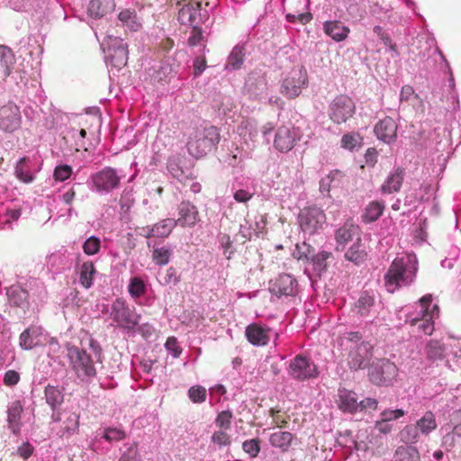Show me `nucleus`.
Returning a JSON list of instances; mask_svg holds the SVG:
<instances>
[{
	"mask_svg": "<svg viewBox=\"0 0 461 461\" xmlns=\"http://www.w3.org/2000/svg\"><path fill=\"white\" fill-rule=\"evenodd\" d=\"M312 16L311 13H300V14H286L287 21L294 23L298 21L302 24H306L312 20Z\"/></svg>",
	"mask_w": 461,
	"mask_h": 461,
	"instance_id": "nucleus-60",
	"label": "nucleus"
},
{
	"mask_svg": "<svg viewBox=\"0 0 461 461\" xmlns=\"http://www.w3.org/2000/svg\"><path fill=\"white\" fill-rule=\"evenodd\" d=\"M244 48L242 46L237 45L235 46L228 59V63L233 68H240L244 60Z\"/></svg>",
	"mask_w": 461,
	"mask_h": 461,
	"instance_id": "nucleus-47",
	"label": "nucleus"
},
{
	"mask_svg": "<svg viewBox=\"0 0 461 461\" xmlns=\"http://www.w3.org/2000/svg\"><path fill=\"white\" fill-rule=\"evenodd\" d=\"M52 420L59 423L58 435L60 437H70L77 431L79 427V414L72 411L53 413Z\"/></svg>",
	"mask_w": 461,
	"mask_h": 461,
	"instance_id": "nucleus-14",
	"label": "nucleus"
},
{
	"mask_svg": "<svg viewBox=\"0 0 461 461\" xmlns=\"http://www.w3.org/2000/svg\"><path fill=\"white\" fill-rule=\"evenodd\" d=\"M182 228L194 227L199 221V212L190 202H182L178 206V218L175 220Z\"/></svg>",
	"mask_w": 461,
	"mask_h": 461,
	"instance_id": "nucleus-19",
	"label": "nucleus"
},
{
	"mask_svg": "<svg viewBox=\"0 0 461 461\" xmlns=\"http://www.w3.org/2000/svg\"><path fill=\"white\" fill-rule=\"evenodd\" d=\"M271 329L257 323L249 324L245 330L248 340L254 346H266L270 339Z\"/></svg>",
	"mask_w": 461,
	"mask_h": 461,
	"instance_id": "nucleus-20",
	"label": "nucleus"
},
{
	"mask_svg": "<svg viewBox=\"0 0 461 461\" xmlns=\"http://www.w3.org/2000/svg\"><path fill=\"white\" fill-rule=\"evenodd\" d=\"M201 25L202 24H194V26H191L192 31L187 40V43L190 47L197 46L203 41V32Z\"/></svg>",
	"mask_w": 461,
	"mask_h": 461,
	"instance_id": "nucleus-53",
	"label": "nucleus"
},
{
	"mask_svg": "<svg viewBox=\"0 0 461 461\" xmlns=\"http://www.w3.org/2000/svg\"><path fill=\"white\" fill-rule=\"evenodd\" d=\"M101 248V240L96 236H91L83 243L82 249L86 255H96Z\"/></svg>",
	"mask_w": 461,
	"mask_h": 461,
	"instance_id": "nucleus-48",
	"label": "nucleus"
},
{
	"mask_svg": "<svg viewBox=\"0 0 461 461\" xmlns=\"http://www.w3.org/2000/svg\"><path fill=\"white\" fill-rule=\"evenodd\" d=\"M417 271V261L409 257L407 258H395L384 276V285L387 291L393 293L401 286L410 285L414 281Z\"/></svg>",
	"mask_w": 461,
	"mask_h": 461,
	"instance_id": "nucleus-1",
	"label": "nucleus"
},
{
	"mask_svg": "<svg viewBox=\"0 0 461 461\" xmlns=\"http://www.w3.org/2000/svg\"><path fill=\"white\" fill-rule=\"evenodd\" d=\"M176 225L177 224L174 219H164L154 224L151 228H148V234H144V237L166 238L172 232L173 229Z\"/></svg>",
	"mask_w": 461,
	"mask_h": 461,
	"instance_id": "nucleus-25",
	"label": "nucleus"
},
{
	"mask_svg": "<svg viewBox=\"0 0 461 461\" xmlns=\"http://www.w3.org/2000/svg\"><path fill=\"white\" fill-rule=\"evenodd\" d=\"M339 407L344 412L354 413L358 410V402L356 393L346 389L339 391Z\"/></svg>",
	"mask_w": 461,
	"mask_h": 461,
	"instance_id": "nucleus-26",
	"label": "nucleus"
},
{
	"mask_svg": "<svg viewBox=\"0 0 461 461\" xmlns=\"http://www.w3.org/2000/svg\"><path fill=\"white\" fill-rule=\"evenodd\" d=\"M384 210V204L380 202H372L366 208L363 218L366 222L375 221L380 218Z\"/></svg>",
	"mask_w": 461,
	"mask_h": 461,
	"instance_id": "nucleus-42",
	"label": "nucleus"
},
{
	"mask_svg": "<svg viewBox=\"0 0 461 461\" xmlns=\"http://www.w3.org/2000/svg\"><path fill=\"white\" fill-rule=\"evenodd\" d=\"M23 412V406L19 401L12 403L8 409L7 421L9 429L17 434L20 430V420Z\"/></svg>",
	"mask_w": 461,
	"mask_h": 461,
	"instance_id": "nucleus-32",
	"label": "nucleus"
},
{
	"mask_svg": "<svg viewBox=\"0 0 461 461\" xmlns=\"http://www.w3.org/2000/svg\"><path fill=\"white\" fill-rule=\"evenodd\" d=\"M6 295L10 305L21 308L23 311L29 307V294L19 285H12L6 291Z\"/></svg>",
	"mask_w": 461,
	"mask_h": 461,
	"instance_id": "nucleus-24",
	"label": "nucleus"
},
{
	"mask_svg": "<svg viewBox=\"0 0 461 461\" xmlns=\"http://www.w3.org/2000/svg\"><path fill=\"white\" fill-rule=\"evenodd\" d=\"M307 85V72L302 68L283 80L281 93L289 99H294L301 95L302 89Z\"/></svg>",
	"mask_w": 461,
	"mask_h": 461,
	"instance_id": "nucleus-11",
	"label": "nucleus"
},
{
	"mask_svg": "<svg viewBox=\"0 0 461 461\" xmlns=\"http://www.w3.org/2000/svg\"><path fill=\"white\" fill-rule=\"evenodd\" d=\"M297 288V281L288 274L279 275L270 283L269 290L273 294L293 295Z\"/></svg>",
	"mask_w": 461,
	"mask_h": 461,
	"instance_id": "nucleus-18",
	"label": "nucleus"
},
{
	"mask_svg": "<svg viewBox=\"0 0 461 461\" xmlns=\"http://www.w3.org/2000/svg\"><path fill=\"white\" fill-rule=\"evenodd\" d=\"M166 348L170 351L174 357H178L182 352V349L177 345V340L174 337H170L165 343Z\"/></svg>",
	"mask_w": 461,
	"mask_h": 461,
	"instance_id": "nucleus-61",
	"label": "nucleus"
},
{
	"mask_svg": "<svg viewBox=\"0 0 461 461\" xmlns=\"http://www.w3.org/2000/svg\"><path fill=\"white\" fill-rule=\"evenodd\" d=\"M118 19L131 31H138L140 23L137 20V14L133 10L124 9L118 14Z\"/></svg>",
	"mask_w": 461,
	"mask_h": 461,
	"instance_id": "nucleus-41",
	"label": "nucleus"
},
{
	"mask_svg": "<svg viewBox=\"0 0 461 461\" xmlns=\"http://www.w3.org/2000/svg\"><path fill=\"white\" fill-rule=\"evenodd\" d=\"M424 350L429 360L437 361L445 358L447 348L440 340L430 339L427 342Z\"/></svg>",
	"mask_w": 461,
	"mask_h": 461,
	"instance_id": "nucleus-30",
	"label": "nucleus"
},
{
	"mask_svg": "<svg viewBox=\"0 0 461 461\" xmlns=\"http://www.w3.org/2000/svg\"><path fill=\"white\" fill-rule=\"evenodd\" d=\"M211 441L219 448H222L230 447L231 445L232 439L227 429H217V430L212 433Z\"/></svg>",
	"mask_w": 461,
	"mask_h": 461,
	"instance_id": "nucleus-43",
	"label": "nucleus"
},
{
	"mask_svg": "<svg viewBox=\"0 0 461 461\" xmlns=\"http://www.w3.org/2000/svg\"><path fill=\"white\" fill-rule=\"evenodd\" d=\"M188 397L194 403H202L206 400V389L201 385H194L189 388Z\"/></svg>",
	"mask_w": 461,
	"mask_h": 461,
	"instance_id": "nucleus-51",
	"label": "nucleus"
},
{
	"mask_svg": "<svg viewBox=\"0 0 461 461\" xmlns=\"http://www.w3.org/2000/svg\"><path fill=\"white\" fill-rule=\"evenodd\" d=\"M415 425L420 433L428 435L437 429L436 417L432 411H426Z\"/></svg>",
	"mask_w": 461,
	"mask_h": 461,
	"instance_id": "nucleus-35",
	"label": "nucleus"
},
{
	"mask_svg": "<svg viewBox=\"0 0 461 461\" xmlns=\"http://www.w3.org/2000/svg\"><path fill=\"white\" fill-rule=\"evenodd\" d=\"M96 269L92 261L84 262L79 268V284L85 289H89L94 284Z\"/></svg>",
	"mask_w": 461,
	"mask_h": 461,
	"instance_id": "nucleus-31",
	"label": "nucleus"
},
{
	"mask_svg": "<svg viewBox=\"0 0 461 461\" xmlns=\"http://www.w3.org/2000/svg\"><path fill=\"white\" fill-rule=\"evenodd\" d=\"M398 436L400 441L405 444H414L419 440L420 431L416 425L408 424L400 430Z\"/></svg>",
	"mask_w": 461,
	"mask_h": 461,
	"instance_id": "nucleus-40",
	"label": "nucleus"
},
{
	"mask_svg": "<svg viewBox=\"0 0 461 461\" xmlns=\"http://www.w3.org/2000/svg\"><path fill=\"white\" fill-rule=\"evenodd\" d=\"M375 429H377L379 433L386 435L393 431V426L390 422L384 421L380 419L375 422Z\"/></svg>",
	"mask_w": 461,
	"mask_h": 461,
	"instance_id": "nucleus-63",
	"label": "nucleus"
},
{
	"mask_svg": "<svg viewBox=\"0 0 461 461\" xmlns=\"http://www.w3.org/2000/svg\"><path fill=\"white\" fill-rule=\"evenodd\" d=\"M43 328L39 325H31L25 329L19 337V345L24 350H30L44 345L45 335Z\"/></svg>",
	"mask_w": 461,
	"mask_h": 461,
	"instance_id": "nucleus-15",
	"label": "nucleus"
},
{
	"mask_svg": "<svg viewBox=\"0 0 461 461\" xmlns=\"http://www.w3.org/2000/svg\"><path fill=\"white\" fill-rule=\"evenodd\" d=\"M20 108L13 102L0 107V129L5 132H14L21 126Z\"/></svg>",
	"mask_w": 461,
	"mask_h": 461,
	"instance_id": "nucleus-13",
	"label": "nucleus"
},
{
	"mask_svg": "<svg viewBox=\"0 0 461 461\" xmlns=\"http://www.w3.org/2000/svg\"><path fill=\"white\" fill-rule=\"evenodd\" d=\"M111 318L123 329H133L139 323V315L123 299H116L111 307Z\"/></svg>",
	"mask_w": 461,
	"mask_h": 461,
	"instance_id": "nucleus-6",
	"label": "nucleus"
},
{
	"mask_svg": "<svg viewBox=\"0 0 461 461\" xmlns=\"http://www.w3.org/2000/svg\"><path fill=\"white\" fill-rule=\"evenodd\" d=\"M170 256V249L165 247L156 248L152 253L153 260L159 266L167 265L169 262Z\"/></svg>",
	"mask_w": 461,
	"mask_h": 461,
	"instance_id": "nucleus-52",
	"label": "nucleus"
},
{
	"mask_svg": "<svg viewBox=\"0 0 461 461\" xmlns=\"http://www.w3.org/2000/svg\"><path fill=\"white\" fill-rule=\"evenodd\" d=\"M233 420V413L231 411H220L215 420L214 423L219 429H227L230 430L231 428Z\"/></svg>",
	"mask_w": 461,
	"mask_h": 461,
	"instance_id": "nucleus-45",
	"label": "nucleus"
},
{
	"mask_svg": "<svg viewBox=\"0 0 461 461\" xmlns=\"http://www.w3.org/2000/svg\"><path fill=\"white\" fill-rule=\"evenodd\" d=\"M378 407V402L374 398H366L358 402V409L364 410H376Z\"/></svg>",
	"mask_w": 461,
	"mask_h": 461,
	"instance_id": "nucleus-64",
	"label": "nucleus"
},
{
	"mask_svg": "<svg viewBox=\"0 0 461 461\" xmlns=\"http://www.w3.org/2000/svg\"><path fill=\"white\" fill-rule=\"evenodd\" d=\"M356 113V104L347 95H339L329 104L328 115L337 125L346 123Z\"/></svg>",
	"mask_w": 461,
	"mask_h": 461,
	"instance_id": "nucleus-4",
	"label": "nucleus"
},
{
	"mask_svg": "<svg viewBox=\"0 0 461 461\" xmlns=\"http://www.w3.org/2000/svg\"><path fill=\"white\" fill-rule=\"evenodd\" d=\"M68 357L72 369L79 378L85 379L95 376V362L85 349L77 346H68Z\"/></svg>",
	"mask_w": 461,
	"mask_h": 461,
	"instance_id": "nucleus-3",
	"label": "nucleus"
},
{
	"mask_svg": "<svg viewBox=\"0 0 461 461\" xmlns=\"http://www.w3.org/2000/svg\"><path fill=\"white\" fill-rule=\"evenodd\" d=\"M26 160L27 158L23 157L17 162L15 167V176L22 182L29 184L32 182L33 176L25 167Z\"/></svg>",
	"mask_w": 461,
	"mask_h": 461,
	"instance_id": "nucleus-46",
	"label": "nucleus"
},
{
	"mask_svg": "<svg viewBox=\"0 0 461 461\" xmlns=\"http://www.w3.org/2000/svg\"><path fill=\"white\" fill-rule=\"evenodd\" d=\"M72 168L68 165L58 166L54 170V177L57 181H65L70 177Z\"/></svg>",
	"mask_w": 461,
	"mask_h": 461,
	"instance_id": "nucleus-58",
	"label": "nucleus"
},
{
	"mask_svg": "<svg viewBox=\"0 0 461 461\" xmlns=\"http://www.w3.org/2000/svg\"><path fill=\"white\" fill-rule=\"evenodd\" d=\"M104 438L109 442L119 441L125 438V433L116 428H108L104 430Z\"/></svg>",
	"mask_w": 461,
	"mask_h": 461,
	"instance_id": "nucleus-57",
	"label": "nucleus"
},
{
	"mask_svg": "<svg viewBox=\"0 0 461 461\" xmlns=\"http://www.w3.org/2000/svg\"><path fill=\"white\" fill-rule=\"evenodd\" d=\"M405 415V411L402 409H385L380 413V419L384 421L390 422L396 420Z\"/></svg>",
	"mask_w": 461,
	"mask_h": 461,
	"instance_id": "nucleus-56",
	"label": "nucleus"
},
{
	"mask_svg": "<svg viewBox=\"0 0 461 461\" xmlns=\"http://www.w3.org/2000/svg\"><path fill=\"white\" fill-rule=\"evenodd\" d=\"M176 7L177 21L183 25L203 24L207 19V14H203L201 12L200 0H177Z\"/></svg>",
	"mask_w": 461,
	"mask_h": 461,
	"instance_id": "nucleus-5",
	"label": "nucleus"
},
{
	"mask_svg": "<svg viewBox=\"0 0 461 461\" xmlns=\"http://www.w3.org/2000/svg\"><path fill=\"white\" fill-rule=\"evenodd\" d=\"M206 59L204 57H198L194 60L193 68H194V76H200L204 69L206 68Z\"/></svg>",
	"mask_w": 461,
	"mask_h": 461,
	"instance_id": "nucleus-62",
	"label": "nucleus"
},
{
	"mask_svg": "<svg viewBox=\"0 0 461 461\" xmlns=\"http://www.w3.org/2000/svg\"><path fill=\"white\" fill-rule=\"evenodd\" d=\"M269 415L272 418L273 424L277 428H285L289 422V416L278 409L271 408Z\"/></svg>",
	"mask_w": 461,
	"mask_h": 461,
	"instance_id": "nucleus-50",
	"label": "nucleus"
},
{
	"mask_svg": "<svg viewBox=\"0 0 461 461\" xmlns=\"http://www.w3.org/2000/svg\"><path fill=\"white\" fill-rule=\"evenodd\" d=\"M128 290L133 298H139L145 294L146 285L140 277H132L130 281Z\"/></svg>",
	"mask_w": 461,
	"mask_h": 461,
	"instance_id": "nucleus-49",
	"label": "nucleus"
},
{
	"mask_svg": "<svg viewBox=\"0 0 461 461\" xmlns=\"http://www.w3.org/2000/svg\"><path fill=\"white\" fill-rule=\"evenodd\" d=\"M15 58L10 48L0 46V64L3 67L5 77L10 76Z\"/></svg>",
	"mask_w": 461,
	"mask_h": 461,
	"instance_id": "nucleus-36",
	"label": "nucleus"
},
{
	"mask_svg": "<svg viewBox=\"0 0 461 461\" xmlns=\"http://www.w3.org/2000/svg\"><path fill=\"white\" fill-rule=\"evenodd\" d=\"M220 140L221 134L216 126L196 128L189 136L187 149L190 155L201 158L211 152Z\"/></svg>",
	"mask_w": 461,
	"mask_h": 461,
	"instance_id": "nucleus-2",
	"label": "nucleus"
},
{
	"mask_svg": "<svg viewBox=\"0 0 461 461\" xmlns=\"http://www.w3.org/2000/svg\"><path fill=\"white\" fill-rule=\"evenodd\" d=\"M330 253L327 251H321L316 255H314L311 249L310 246L303 242L302 245H296V252H294V256L298 259H307L312 260L314 264H316L320 269H322L326 267V260L330 257Z\"/></svg>",
	"mask_w": 461,
	"mask_h": 461,
	"instance_id": "nucleus-21",
	"label": "nucleus"
},
{
	"mask_svg": "<svg viewBox=\"0 0 461 461\" xmlns=\"http://www.w3.org/2000/svg\"><path fill=\"white\" fill-rule=\"evenodd\" d=\"M94 187L98 192L109 193L119 187L121 176L117 171L106 167L91 176Z\"/></svg>",
	"mask_w": 461,
	"mask_h": 461,
	"instance_id": "nucleus-12",
	"label": "nucleus"
},
{
	"mask_svg": "<svg viewBox=\"0 0 461 461\" xmlns=\"http://www.w3.org/2000/svg\"><path fill=\"white\" fill-rule=\"evenodd\" d=\"M371 346L368 342L362 341L352 349L348 357L349 368L358 370L364 368L371 357Z\"/></svg>",
	"mask_w": 461,
	"mask_h": 461,
	"instance_id": "nucleus-16",
	"label": "nucleus"
},
{
	"mask_svg": "<svg viewBox=\"0 0 461 461\" xmlns=\"http://www.w3.org/2000/svg\"><path fill=\"white\" fill-rule=\"evenodd\" d=\"M242 448L251 457L258 456V455L260 451L259 439L253 438V439L245 440L242 444Z\"/></svg>",
	"mask_w": 461,
	"mask_h": 461,
	"instance_id": "nucleus-54",
	"label": "nucleus"
},
{
	"mask_svg": "<svg viewBox=\"0 0 461 461\" xmlns=\"http://www.w3.org/2000/svg\"><path fill=\"white\" fill-rule=\"evenodd\" d=\"M44 393L46 402L51 407L52 410H55L63 402V393L61 390L56 386L50 384L47 385L45 387Z\"/></svg>",
	"mask_w": 461,
	"mask_h": 461,
	"instance_id": "nucleus-38",
	"label": "nucleus"
},
{
	"mask_svg": "<svg viewBox=\"0 0 461 461\" xmlns=\"http://www.w3.org/2000/svg\"><path fill=\"white\" fill-rule=\"evenodd\" d=\"M404 178V169L398 167L394 173L391 174L381 186L384 194H392L399 192Z\"/></svg>",
	"mask_w": 461,
	"mask_h": 461,
	"instance_id": "nucleus-29",
	"label": "nucleus"
},
{
	"mask_svg": "<svg viewBox=\"0 0 461 461\" xmlns=\"http://www.w3.org/2000/svg\"><path fill=\"white\" fill-rule=\"evenodd\" d=\"M128 54L127 44L121 41L118 47L114 49L113 54L112 55V60L114 63V66H125L128 61Z\"/></svg>",
	"mask_w": 461,
	"mask_h": 461,
	"instance_id": "nucleus-44",
	"label": "nucleus"
},
{
	"mask_svg": "<svg viewBox=\"0 0 461 461\" xmlns=\"http://www.w3.org/2000/svg\"><path fill=\"white\" fill-rule=\"evenodd\" d=\"M357 233L358 226L347 222L337 230L336 240L339 245L345 246Z\"/></svg>",
	"mask_w": 461,
	"mask_h": 461,
	"instance_id": "nucleus-33",
	"label": "nucleus"
},
{
	"mask_svg": "<svg viewBox=\"0 0 461 461\" xmlns=\"http://www.w3.org/2000/svg\"><path fill=\"white\" fill-rule=\"evenodd\" d=\"M375 305V298L367 292H364L355 304L358 314L366 316L370 313L371 308Z\"/></svg>",
	"mask_w": 461,
	"mask_h": 461,
	"instance_id": "nucleus-39",
	"label": "nucleus"
},
{
	"mask_svg": "<svg viewBox=\"0 0 461 461\" xmlns=\"http://www.w3.org/2000/svg\"><path fill=\"white\" fill-rule=\"evenodd\" d=\"M294 435L289 431H276L270 435L269 443L273 447L287 452L294 439Z\"/></svg>",
	"mask_w": 461,
	"mask_h": 461,
	"instance_id": "nucleus-28",
	"label": "nucleus"
},
{
	"mask_svg": "<svg viewBox=\"0 0 461 461\" xmlns=\"http://www.w3.org/2000/svg\"><path fill=\"white\" fill-rule=\"evenodd\" d=\"M298 221L302 230L312 235L323 226L326 221V215L321 209L310 206L301 210Z\"/></svg>",
	"mask_w": 461,
	"mask_h": 461,
	"instance_id": "nucleus-7",
	"label": "nucleus"
},
{
	"mask_svg": "<svg viewBox=\"0 0 461 461\" xmlns=\"http://www.w3.org/2000/svg\"><path fill=\"white\" fill-rule=\"evenodd\" d=\"M432 303V295L426 294L420 299V304L422 312V318L419 320L418 318L412 319L410 323L411 326L417 325L419 321V330H422L426 335H431L434 331V322L433 318L435 316H438L439 309L438 305H433L432 309L429 310V306Z\"/></svg>",
	"mask_w": 461,
	"mask_h": 461,
	"instance_id": "nucleus-9",
	"label": "nucleus"
},
{
	"mask_svg": "<svg viewBox=\"0 0 461 461\" xmlns=\"http://www.w3.org/2000/svg\"><path fill=\"white\" fill-rule=\"evenodd\" d=\"M394 461H419L420 453L418 449L411 446H400L393 455Z\"/></svg>",
	"mask_w": 461,
	"mask_h": 461,
	"instance_id": "nucleus-34",
	"label": "nucleus"
},
{
	"mask_svg": "<svg viewBox=\"0 0 461 461\" xmlns=\"http://www.w3.org/2000/svg\"><path fill=\"white\" fill-rule=\"evenodd\" d=\"M396 365L388 359H382L372 366L369 371L370 381L377 385H388L397 376Z\"/></svg>",
	"mask_w": 461,
	"mask_h": 461,
	"instance_id": "nucleus-10",
	"label": "nucleus"
},
{
	"mask_svg": "<svg viewBox=\"0 0 461 461\" xmlns=\"http://www.w3.org/2000/svg\"><path fill=\"white\" fill-rule=\"evenodd\" d=\"M366 257V251L362 249L360 238L348 249L345 253V258L358 265L365 260Z\"/></svg>",
	"mask_w": 461,
	"mask_h": 461,
	"instance_id": "nucleus-37",
	"label": "nucleus"
},
{
	"mask_svg": "<svg viewBox=\"0 0 461 461\" xmlns=\"http://www.w3.org/2000/svg\"><path fill=\"white\" fill-rule=\"evenodd\" d=\"M288 374L299 381L314 379L319 375L316 365L302 355H298L291 360Z\"/></svg>",
	"mask_w": 461,
	"mask_h": 461,
	"instance_id": "nucleus-8",
	"label": "nucleus"
},
{
	"mask_svg": "<svg viewBox=\"0 0 461 461\" xmlns=\"http://www.w3.org/2000/svg\"><path fill=\"white\" fill-rule=\"evenodd\" d=\"M3 381L6 386L16 385L20 381V374L15 370H8L5 373Z\"/></svg>",
	"mask_w": 461,
	"mask_h": 461,
	"instance_id": "nucleus-59",
	"label": "nucleus"
},
{
	"mask_svg": "<svg viewBox=\"0 0 461 461\" xmlns=\"http://www.w3.org/2000/svg\"><path fill=\"white\" fill-rule=\"evenodd\" d=\"M296 141V134L294 130L282 126L276 134L274 146L281 152H287L291 150Z\"/></svg>",
	"mask_w": 461,
	"mask_h": 461,
	"instance_id": "nucleus-22",
	"label": "nucleus"
},
{
	"mask_svg": "<svg viewBox=\"0 0 461 461\" xmlns=\"http://www.w3.org/2000/svg\"><path fill=\"white\" fill-rule=\"evenodd\" d=\"M114 6V0H91L87 12L92 18L99 19L107 13L112 12Z\"/></svg>",
	"mask_w": 461,
	"mask_h": 461,
	"instance_id": "nucleus-27",
	"label": "nucleus"
},
{
	"mask_svg": "<svg viewBox=\"0 0 461 461\" xmlns=\"http://www.w3.org/2000/svg\"><path fill=\"white\" fill-rule=\"evenodd\" d=\"M398 126L394 120L389 116L380 120L374 128V132L378 140L390 144L397 139Z\"/></svg>",
	"mask_w": 461,
	"mask_h": 461,
	"instance_id": "nucleus-17",
	"label": "nucleus"
},
{
	"mask_svg": "<svg viewBox=\"0 0 461 461\" xmlns=\"http://www.w3.org/2000/svg\"><path fill=\"white\" fill-rule=\"evenodd\" d=\"M358 140L359 135L357 133L350 132L344 134L341 138V147L352 150L358 144Z\"/></svg>",
	"mask_w": 461,
	"mask_h": 461,
	"instance_id": "nucleus-55",
	"label": "nucleus"
},
{
	"mask_svg": "<svg viewBox=\"0 0 461 461\" xmlns=\"http://www.w3.org/2000/svg\"><path fill=\"white\" fill-rule=\"evenodd\" d=\"M324 32L335 41L346 40L350 32V29L344 25L340 21H327L323 23Z\"/></svg>",
	"mask_w": 461,
	"mask_h": 461,
	"instance_id": "nucleus-23",
	"label": "nucleus"
}]
</instances>
